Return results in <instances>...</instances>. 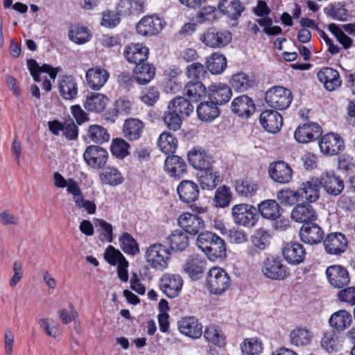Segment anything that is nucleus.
Returning <instances> with one entry per match:
<instances>
[{
	"label": "nucleus",
	"mask_w": 355,
	"mask_h": 355,
	"mask_svg": "<svg viewBox=\"0 0 355 355\" xmlns=\"http://www.w3.org/2000/svg\"><path fill=\"white\" fill-rule=\"evenodd\" d=\"M352 322V316L349 312L342 309L334 313L329 319V323L333 331L342 332L347 329Z\"/></svg>",
	"instance_id": "33"
},
{
	"label": "nucleus",
	"mask_w": 355,
	"mask_h": 355,
	"mask_svg": "<svg viewBox=\"0 0 355 355\" xmlns=\"http://www.w3.org/2000/svg\"><path fill=\"white\" fill-rule=\"evenodd\" d=\"M109 77V72L101 67L90 68L86 72L87 83L91 89L95 91L100 90L107 83Z\"/></svg>",
	"instance_id": "22"
},
{
	"label": "nucleus",
	"mask_w": 355,
	"mask_h": 355,
	"mask_svg": "<svg viewBox=\"0 0 355 355\" xmlns=\"http://www.w3.org/2000/svg\"><path fill=\"white\" fill-rule=\"evenodd\" d=\"M168 110L174 112L183 117H187L193 111V106L190 101L183 96H177L168 105Z\"/></svg>",
	"instance_id": "39"
},
{
	"label": "nucleus",
	"mask_w": 355,
	"mask_h": 355,
	"mask_svg": "<svg viewBox=\"0 0 355 355\" xmlns=\"http://www.w3.org/2000/svg\"><path fill=\"white\" fill-rule=\"evenodd\" d=\"M302 241L310 245L320 243L324 239V232L315 222L302 225L300 230Z\"/></svg>",
	"instance_id": "19"
},
{
	"label": "nucleus",
	"mask_w": 355,
	"mask_h": 355,
	"mask_svg": "<svg viewBox=\"0 0 355 355\" xmlns=\"http://www.w3.org/2000/svg\"><path fill=\"white\" fill-rule=\"evenodd\" d=\"M27 66L35 82L41 81L40 78V73H47L51 79L55 80L58 72V68H53L47 64L40 67L36 60L33 59H30L27 61Z\"/></svg>",
	"instance_id": "37"
},
{
	"label": "nucleus",
	"mask_w": 355,
	"mask_h": 355,
	"mask_svg": "<svg viewBox=\"0 0 355 355\" xmlns=\"http://www.w3.org/2000/svg\"><path fill=\"white\" fill-rule=\"evenodd\" d=\"M232 200V193L228 187L223 186L218 188L215 193L214 202L219 207H227Z\"/></svg>",
	"instance_id": "61"
},
{
	"label": "nucleus",
	"mask_w": 355,
	"mask_h": 355,
	"mask_svg": "<svg viewBox=\"0 0 355 355\" xmlns=\"http://www.w3.org/2000/svg\"><path fill=\"white\" fill-rule=\"evenodd\" d=\"M230 83L236 91L243 92L252 87L253 81L246 73L239 72L232 76Z\"/></svg>",
	"instance_id": "56"
},
{
	"label": "nucleus",
	"mask_w": 355,
	"mask_h": 355,
	"mask_svg": "<svg viewBox=\"0 0 355 355\" xmlns=\"http://www.w3.org/2000/svg\"><path fill=\"white\" fill-rule=\"evenodd\" d=\"M107 101L108 98L104 94L92 93L87 96L84 105L89 112L101 113L105 109Z\"/></svg>",
	"instance_id": "38"
},
{
	"label": "nucleus",
	"mask_w": 355,
	"mask_h": 355,
	"mask_svg": "<svg viewBox=\"0 0 355 355\" xmlns=\"http://www.w3.org/2000/svg\"><path fill=\"white\" fill-rule=\"evenodd\" d=\"M205 270V261L198 254L190 256L183 265V270L193 279H199Z\"/></svg>",
	"instance_id": "28"
},
{
	"label": "nucleus",
	"mask_w": 355,
	"mask_h": 355,
	"mask_svg": "<svg viewBox=\"0 0 355 355\" xmlns=\"http://www.w3.org/2000/svg\"><path fill=\"white\" fill-rule=\"evenodd\" d=\"M204 337L207 340L218 347L225 345V338L220 330L215 325L207 327L204 332Z\"/></svg>",
	"instance_id": "58"
},
{
	"label": "nucleus",
	"mask_w": 355,
	"mask_h": 355,
	"mask_svg": "<svg viewBox=\"0 0 355 355\" xmlns=\"http://www.w3.org/2000/svg\"><path fill=\"white\" fill-rule=\"evenodd\" d=\"M326 275L329 283L336 288H343L350 282L348 271L339 265L329 266L326 270Z\"/></svg>",
	"instance_id": "17"
},
{
	"label": "nucleus",
	"mask_w": 355,
	"mask_h": 355,
	"mask_svg": "<svg viewBox=\"0 0 355 355\" xmlns=\"http://www.w3.org/2000/svg\"><path fill=\"white\" fill-rule=\"evenodd\" d=\"M260 123L269 132H279L283 125V118L277 111L266 110L259 116Z\"/></svg>",
	"instance_id": "24"
},
{
	"label": "nucleus",
	"mask_w": 355,
	"mask_h": 355,
	"mask_svg": "<svg viewBox=\"0 0 355 355\" xmlns=\"http://www.w3.org/2000/svg\"><path fill=\"white\" fill-rule=\"evenodd\" d=\"M196 245L209 259H222L227 255L225 241L215 233L208 231L200 233L197 238Z\"/></svg>",
	"instance_id": "1"
},
{
	"label": "nucleus",
	"mask_w": 355,
	"mask_h": 355,
	"mask_svg": "<svg viewBox=\"0 0 355 355\" xmlns=\"http://www.w3.org/2000/svg\"><path fill=\"white\" fill-rule=\"evenodd\" d=\"M319 147L324 155H336L344 150L345 142L340 135L329 132L320 138Z\"/></svg>",
	"instance_id": "9"
},
{
	"label": "nucleus",
	"mask_w": 355,
	"mask_h": 355,
	"mask_svg": "<svg viewBox=\"0 0 355 355\" xmlns=\"http://www.w3.org/2000/svg\"><path fill=\"white\" fill-rule=\"evenodd\" d=\"M178 224L187 234L196 236L205 228L204 220L197 214L183 213L178 218Z\"/></svg>",
	"instance_id": "11"
},
{
	"label": "nucleus",
	"mask_w": 355,
	"mask_h": 355,
	"mask_svg": "<svg viewBox=\"0 0 355 355\" xmlns=\"http://www.w3.org/2000/svg\"><path fill=\"white\" fill-rule=\"evenodd\" d=\"M167 243L171 250L177 252L184 250L189 245V237L182 230H175L166 238Z\"/></svg>",
	"instance_id": "36"
},
{
	"label": "nucleus",
	"mask_w": 355,
	"mask_h": 355,
	"mask_svg": "<svg viewBox=\"0 0 355 355\" xmlns=\"http://www.w3.org/2000/svg\"><path fill=\"white\" fill-rule=\"evenodd\" d=\"M165 21L155 15L145 16L137 24V33L144 36L157 35L164 27Z\"/></svg>",
	"instance_id": "12"
},
{
	"label": "nucleus",
	"mask_w": 355,
	"mask_h": 355,
	"mask_svg": "<svg viewBox=\"0 0 355 355\" xmlns=\"http://www.w3.org/2000/svg\"><path fill=\"white\" fill-rule=\"evenodd\" d=\"M243 355H260L263 349L262 342L257 338H250L244 340L241 345Z\"/></svg>",
	"instance_id": "53"
},
{
	"label": "nucleus",
	"mask_w": 355,
	"mask_h": 355,
	"mask_svg": "<svg viewBox=\"0 0 355 355\" xmlns=\"http://www.w3.org/2000/svg\"><path fill=\"white\" fill-rule=\"evenodd\" d=\"M200 40L207 46L223 48L231 42L232 33L227 30L218 31L211 28L200 37Z\"/></svg>",
	"instance_id": "10"
},
{
	"label": "nucleus",
	"mask_w": 355,
	"mask_h": 355,
	"mask_svg": "<svg viewBox=\"0 0 355 355\" xmlns=\"http://www.w3.org/2000/svg\"><path fill=\"white\" fill-rule=\"evenodd\" d=\"M291 218L297 223L308 224L315 222L318 219V214L312 205L309 204H298L292 210Z\"/></svg>",
	"instance_id": "23"
},
{
	"label": "nucleus",
	"mask_w": 355,
	"mask_h": 355,
	"mask_svg": "<svg viewBox=\"0 0 355 355\" xmlns=\"http://www.w3.org/2000/svg\"><path fill=\"white\" fill-rule=\"evenodd\" d=\"M119 244L123 251L130 255H136L139 253V248L136 240L128 232L121 234Z\"/></svg>",
	"instance_id": "54"
},
{
	"label": "nucleus",
	"mask_w": 355,
	"mask_h": 355,
	"mask_svg": "<svg viewBox=\"0 0 355 355\" xmlns=\"http://www.w3.org/2000/svg\"><path fill=\"white\" fill-rule=\"evenodd\" d=\"M100 180L103 184L116 187L122 184L124 178L121 173L115 167L105 168L100 173Z\"/></svg>",
	"instance_id": "45"
},
{
	"label": "nucleus",
	"mask_w": 355,
	"mask_h": 355,
	"mask_svg": "<svg viewBox=\"0 0 355 355\" xmlns=\"http://www.w3.org/2000/svg\"><path fill=\"white\" fill-rule=\"evenodd\" d=\"M234 189L239 196L248 198L254 196L259 187L255 181L246 178L236 180Z\"/></svg>",
	"instance_id": "43"
},
{
	"label": "nucleus",
	"mask_w": 355,
	"mask_h": 355,
	"mask_svg": "<svg viewBox=\"0 0 355 355\" xmlns=\"http://www.w3.org/2000/svg\"><path fill=\"white\" fill-rule=\"evenodd\" d=\"M181 275L173 273H165L159 280V286L163 293L169 298L178 297L183 286Z\"/></svg>",
	"instance_id": "8"
},
{
	"label": "nucleus",
	"mask_w": 355,
	"mask_h": 355,
	"mask_svg": "<svg viewBox=\"0 0 355 355\" xmlns=\"http://www.w3.org/2000/svg\"><path fill=\"white\" fill-rule=\"evenodd\" d=\"M206 63L207 69L213 74H220L227 67L226 58L218 53L209 57Z\"/></svg>",
	"instance_id": "49"
},
{
	"label": "nucleus",
	"mask_w": 355,
	"mask_h": 355,
	"mask_svg": "<svg viewBox=\"0 0 355 355\" xmlns=\"http://www.w3.org/2000/svg\"><path fill=\"white\" fill-rule=\"evenodd\" d=\"M232 94L230 87L225 83H216L209 87V98L217 105L227 103Z\"/></svg>",
	"instance_id": "29"
},
{
	"label": "nucleus",
	"mask_w": 355,
	"mask_h": 355,
	"mask_svg": "<svg viewBox=\"0 0 355 355\" xmlns=\"http://www.w3.org/2000/svg\"><path fill=\"white\" fill-rule=\"evenodd\" d=\"M180 200L187 204L196 202L200 195L198 185L191 180L182 181L177 188Z\"/></svg>",
	"instance_id": "26"
},
{
	"label": "nucleus",
	"mask_w": 355,
	"mask_h": 355,
	"mask_svg": "<svg viewBox=\"0 0 355 355\" xmlns=\"http://www.w3.org/2000/svg\"><path fill=\"white\" fill-rule=\"evenodd\" d=\"M130 145L124 139L116 138L112 140L111 152L113 156L119 159H123L129 154Z\"/></svg>",
	"instance_id": "59"
},
{
	"label": "nucleus",
	"mask_w": 355,
	"mask_h": 355,
	"mask_svg": "<svg viewBox=\"0 0 355 355\" xmlns=\"http://www.w3.org/2000/svg\"><path fill=\"white\" fill-rule=\"evenodd\" d=\"M187 157L190 164L197 170L209 169L212 166V157L200 146L191 148L187 153Z\"/></svg>",
	"instance_id": "16"
},
{
	"label": "nucleus",
	"mask_w": 355,
	"mask_h": 355,
	"mask_svg": "<svg viewBox=\"0 0 355 355\" xmlns=\"http://www.w3.org/2000/svg\"><path fill=\"white\" fill-rule=\"evenodd\" d=\"M60 95L67 100L73 99L78 93L77 84L71 76H64L60 82Z\"/></svg>",
	"instance_id": "44"
},
{
	"label": "nucleus",
	"mask_w": 355,
	"mask_h": 355,
	"mask_svg": "<svg viewBox=\"0 0 355 355\" xmlns=\"http://www.w3.org/2000/svg\"><path fill=\"white\" fill-rule=\"evenodd\" d=\"M184 118L182 116L168 110L165 113L164 121L170 130L176 131L180 128Z\"/></svg>",
	"instance_id": "64"
},
{
	"label": "nucleus",
	"mask_w": 355,
	"mask_h": 355,
	"mask_svg": "<svg viewBox=\"0 0 355 355\" xmlns=\"http://www.w3.org/2000/svg\"><path fill=\"white\" fill-rule=\"evenodd\" d=\"M186 74L189 78L200 81L207 75V69L202 64L194 62L187 67Z\"/></svg>",
	"instance_id": "62"
},
{
	"label": "nucleus",
	"mask_w": 355,
	"mask_h": 355,
	"mask_svg": "<svg viewBox=\"0 0 355 355\" xmlns=\"http://www.w3.org/2000/svg\"><path fill=\"white\" fill-rule=\"evenodd\" d=\"M178 139L170 132H164L159 135L157 145L165 154H173L178 147Z\"/></svg>",
	"instance_id": "50"
},
{
	"label": "nucleus",
	"mask_w": 355,
	"mask_h": 355,
	"mask_svg": "<svg viewBox=\"0 0 355 355\" xmlns=\"http://www.w3.org/2000/svg\"><path fill=\"white\" fill-rule=\"evenodd\" d=\"M270 178L275 182L288 184L293 178V170L290 165L284 161L274 162L268 166Z\"/></svg>",
	"instance_id": "13"
},
{
	"label": "nucleus",
	"mask_w": 355,
	"mask_h": 355,
	"mask_svg": "<svg viewBox=\"0 0 355 355\" xmlns=\"http://www.w3.org/2000/svg\"><path fill=\"white\" fill-rule=\"evenodd\" d=\"M83 159L87 166L92 169L103 168L108 159L107 151L97 145H90L83 153Z\"/></svg>",
	"instance_id": "7"
},
{
	"label": "nucleus",
	"mask_w": 355,
	"mask_h": 355,
	"mask_svg": "<svg viewBox=\"0 0 355 355\" xmlns=\"http://www.w3.org/2000/svg\"><path fill=\"white\" fill-rule=\"evenodd\" d=\"M231 285L230 275L225 270L218 268H211L207 276L206 286L212 294L220 295L225 292Z\"/></svg>",
	"instance_id": "3"
},
{
	"label": "nucleus",
	"mask_w": 355,
	"mask_h": 355,
	"mask_svg": "<svg viewBox=\"0 0 355 355\" xmlns=\"http://www.w3.org/2000/svg\"><path fill=\"white\" fill-rule=\"evenodd\" d=\"M199 177L200 184L203 189L212 190L216 187L219 182L220 175L210 166L209 169H203Z\"/></svg>",
	"instance_id": "47"
},
{
	"label": "nucleus",
	"mask_w": 355,
	"mask_h": 355,
	"mask_svg": "<svg viewBox=\"0 0 355 355\" xmlns=\"http://www.w3.org/2000/svg\"><path fill=\"white\" fill-rule=\"evenodd\" d=\"M207 89L201 81L189 82L184 88V94L191 101H198L201 97L205 96Z\"/></svg>",
	"instance_id": "48"
},
{
	"label": "nucleus",
	"mask_w": 355,
	"mask_h": 355,
	"mask_svg": "<svg viewBox=\"0 0 355 355\" xmlns=\"http://www.w3.org/2000/svg\"><path fill=\"white\" fill-rule=\"evenodd\" d=\"M155 75V67L150 63L139 64L135 69V78L140 85L148 84Z\"/></svg>",
	"instance_id": "41"
},
{
	"label": "nucleus",
	"mask_w": 355,
	"mask_h": 355,
	"mask_svg": "<svg viewBox=\"0 0 355 355\" xmlns=\"http://www.w3.org/2000/svg\"><path fill=\"white\" fill-rule=\"evenodd\" d=\"M232 111L238 116L248 119L256 110L253 100L247 95H241L232 102Z\"/></svg>",
	"instance_id": "21"
},
{
	"label": "nucleus",
	"mask_w": 355,
	"mask_h": 355,
	"mask_svg": "<svg viewBox=\"0 0 355 355\" xmlns=\"http://www.w3.org/2000/svg\"><path fill=\"white\" fill-rule=\"evenodd\" d=\"M267 104L276 110H285L293 101L292 92L283 87L276 86L266 92Z\"/></svg>",
	"instance_id": "5"
},
{
	"label": "nucleus",
	"mask_w": 355,
	"mask_h": 355,
	"mask_svg": "<svg viewBox=\"0 0 355 355\" xmlns=\"http://www.w3.org/2000/svg\"><path fill=\"white\" fill-rule=\"evenodd\" d=\"M320 185L325 191L331 196L340 195L345 188L343 180L334 171H327L322 173L319 178Z\"/></svg>",
	"instance_id": "14"
},
{
	"label": "nucleus",
	"mask_w": 355,
	"mask_h": 355,
	"mask_svg": "<svg viewBox=\"0 0 355 355\" xmlns=\"http://www.w3.org/2000/svg\"><path fill=\"white\" fill-rule=\"evenodd\" d=\"M283 255L288 263L297 265L304 261L306 251L302 244L290 243L284 245Z\"/></svg>",
	"instance_id": "32"
},
{
	"label": "nucleus",
	"mask_w": 355,
	"mask_h": 355,
	"mask_svg": "<svg viewBox=\"0 0 355 355\" xmlns=\"http://www.w3.org/2000/svg\"><path fill=\"white\" fill-rule=\"evenodd\" d=\"M261 271L264 276L272 280H284L290 275L288 268L282 260L275 257H269L263 261Z\"/></svg>",
	"instance_id": "6"
},
{
	"label": "nucleus",
	"mask_w": 355,
	"mask_h": 355,
	"mask_svg": "<svg viewBox=\"0 0 355 355\" xmlns=\"http://www.w3.org/2000/svg\"><path fill=\"white\" fill-rule=\"evenodd\" d=\"M180 331L191 338H198L202 335V324L195 317H186L178 322Z\"/></svg>",
	"instance_id": "31"
},
{
	"label": "nucleus",
	"mask_w": 355,
	"mask_h": 355,
	"mask_svg": "<svg viewBox=\"0 0 355 355\" xmlns=\"http://www.w3.org/2000/svg\"><path fill=\"white\" fill-rule=\"evenodd\" d=\"M318 78L329 92L338 89L342 85V80L338 71L331 67H325L318 72Z\"/></svg>",
	"instance_id": "25"
},
{
	"label": "nucleus",
	"mask_w": 355,
	"mask_h": 355,
	"mask_svg": "<svg viewBox=\"0 0 355 355\" xmlns=\"http://www.w3.org/2000/svg\"><path fill=\"white\" fill-rule=\"evenodd\" d=\"M281 207L275 200H266L259 205V211L267 219L275 220L280 216Z\"/></svg>",
	"instance_id": "46"
},
{
	"label": "nucleus",
	"mask_w": 355,
	"mask_h": 355,
	"mask_svg": "<svg viewBox=\"0 0 355 355\" xmlns=\"http://www.w3.org/2000/svg\"><path fill=\"white\" fill-rule=\"evenodd\" d=\"M231 212L234 223L245 227L255 226L259 218L257 209L254 206L245 203L234 205Z\"/></svg>",
	"instance_id": "4"
},
{
	"label": "nucleus",
	"mask_w": 355,
	"mask_h": 355,
	"mask_svg": "<svg viewBox=\"0 0 355 355\" xmlns=\"http://www.w3.org/2000/svg\"><path fill=\"white\" fill-rule=\"evenodd\" d=\"M321 135V127L317 123L310 122L299 125L294 132V137L300 144H308Z\"/></svg>",
	"instance_id": "15"
},
{
	"label": "nucleus",
	"mask_w": 355,
	"mask_h": 355,
	"mask_svg": "<svg viewBox=\"0 0 355 355\" xmlns=\"http://www.w3.org/2000/svg\"><path fill=\"white\" fill-rule=\"evenodd\" d=\"M321 347L327 352H336L339 347L338 337L333 330L324 332L320 341Z\"/></svg>",
	"instance_id": "57"
},
{
	"label": "nucleus",
	"mask_w": 355,
	"mask_h": 355,
	"mask_svg": "<svg viewBox=\"0 0 355 355\" xmlns=\"http://www.w3.org/2000/svg\"><path fill=\"white\" fill-rule=\"evenodd\" d=\"M149 54L148 48L140 43H131L125 47L123 55L130 63L136 66L144 63Z\"/></svg>",
	"instance_id": "20"
},
{
	"label": "nucleus",
	"mask_w": 355,
	"mask_h": 355,
	"mask_svg": "<svg viewBox=\"0 0 355 355\" xmlns=\"http://www.w3.org/2000/svg\"><path fill=\"white\" fill-rule=\"evenodd\" d=\"M270 239L271 235L268 230L264 228H259L251 236L250 241L252 244L263 251L269 245Z\"/></svg>",
	"instance_id": "55"
},
{
	"label": "nucleus",
	"mask_w": 355,
	"mask_h": 355,
	"mask_svg": "<svg viewBox=\"0 0 355 355\" xmlns=\"http://www.w3.org/2000/svg\"><path fill=\"white\" fill-rule=\"evenodd\" d=\"M171 253L163 244L153 243L146 248L145 259L149 266L157 270H165L170 262Z\"/></svg>",
	"instance_id": "2"
},
{
	"label": "nucleus",
	"mask_w": 355,
	"mask_h": 355,
	"mask_svg": "<svg viewBox=\"0 0 355 355\" xmlns=\"http://www.w3.org/2000/svg\"><path fill=\"white\" fill-rule=\"evenodd\" d=\"M96 227H98L97 230L100 233L101 239L111 243L113 241V227L112 225L107 221L97 218L95 220Z\"/></svg>",
	"instance_id": "63"
},
{
	"label": "nucleus",
	"mask_w": 355,
	"mask_h": 355,
	"mask_svg": "<svg viewBox=\"0 0 355 355\" xmlns=\"http://www.w3.org/2000/svg\"><path fill=\"white\" fill-rule=\"evenodd\" d=\"M313 335L312 331L306 327H296L289 335L290 342L296 347L307 346L311 343Z\"/></svg>",
	"instance_id": "35"
},
{
	"label": "nucleus",
	"mask_w": 355,
	"mask_h": 355,
	"mask_svg": "<svg viewBox=\"0 0 355 355\" xmlns=\"http://www.w3.org/2000/svg\"><path fill=\"white\" fill-rule=\"evenodd\" d=\"M144 128V123L137 119H126L123 124L124 137L129 141H135L140 138Z\"/></svg>",
	"instance_id": "34"
},
{
	"label": "nucleus",
	"mask_w": 355,
	"mask_h": 355,
	"mask_svg": "<svg viewBox=\"0 0 355 355\" xmlns=\"http://www.w3.org/2000/svg\"><path fill=\"white\" fill-rule=\"evenodd\" d=\"M218 8L234 20L237 19L244 10V7L239 0H222L218 4Z\"/></svg>",
	"instance_id": "40"
},
{
	"label": "nucleus",
	"mask_w": 355,
	"mask_h": 355,
	"mask_svg": "<svg viewBox=\"0 0 355 355\" xmlns=\"http://www.w3.org/2000/svg\"><path fill=\"white\" fill-rule=\"evenodd\" d=\"M164 170L169 176L180 179L187 173V166L182 157L169 155L165 159Z\"/></svg>",
	"instance_id": "27"
},
{
	"label": "nucleus",
	"mask_w": 355,
	"mask_h": 355,
	"mask_svg": "<svg viewBox=\"0 0 355 355\" xmlns=\"http://www.w3.org/2000/svg\"><path fill=\"white\" fill-rule=\"evenodd\" d=\"M197 114L202 121H211L219 115L217 105L212 101L201 103L197 107Z\"/></svg>",
	"instance_id": "42"
},
{
	"label": "nucleus",
	"mask_w": 355,
	"mask_h": 355,
	"mask_svg": "<svg viewBox=\"0 0 355 355\" xmlns=\"http://www.w3.org/2000/svg\"><path fill=\"white\" fill-rule=\"evenodd\" d=\"M300 191L290 188L282 189L277 193V200L284 206H293L300 200Z\"/></svg>",
	"instance_id": "52"
},
{
	"label": "nucleus",
	"mask_w": 355,
	"mask_h": 355,
	"mask_svg": "<svg viewBox=\"0 0 355 355\" xmlns=\"http://www.w3.org/2000/svg\"><path fill=\"white\" fill-rule=\"evenodd\" d=\"M87 137L89 142L103 144L110 140V135L107 130L101 125H92L88 128Z\"/></svg>",
	"instance_id": "51"
},
{
	"label": "nucleus",
	"mask_w": 355,
	"mask_h": 355,
	"mask_svg": "<svg viewBox=\"0 0 355 355\" xmlns=\"http://www.w3.org/2000/svg\"><path fill=\"white\" fill-rule=\"evenodd\" d=\"M320 183L319 178L312 177L303 182L298 191L300 198H304L309 202H315L320 197Z\"/></svg>",
	"instance_id": "30"
},
{
	"label": "nucleus",
	"mask_w": 355,
	"mask_h": 355,
	"mask_svg": "<svg viewBox=\"0 0 355 355\" xmlns=\"http://www.w3.org/2000/svg\"><path fill=\"white\" fill-rule=\"evenodd\" d=\"M69 37L77 44H83L89 39L88 29L86 27L78 25L73 26L69 33Z\"/></svg>",
	"instance_id": "60"
},
{
	"label": "nucleus",
	"mask_w": 355,
	"mask_h": 355,
	"mask_svg": "<svg viewBox=\"0 0 355 355\" xmlns=\"http://www.w3.org/2000/svg\"><path fill=\"white\" fill-rule=\"evenodd\" d=\"M323 245L328 254L340 255L347 250V239L342 233H331L323 241Z\"/></svg>",
	"instance_id": "18"
}]
</instances>
